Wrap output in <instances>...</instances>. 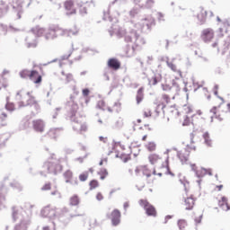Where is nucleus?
<instances>
[{
    "mask_svg": "<svg viewBox=\"0 0 230 230\" xmlns=\"http://www.w3.org/2000/svg\"><path fill=\"white\" fill-rule=\"evenodd\" d=\"M137 26H142L140 31L133 29L127 32V31L123 29H119L118 26L111 24L110 31V35L112 36L114 33L117 34V37L121 38L124 37L125 42H131L132 45V53H136V51H139L145 44H146V40L145 38L140 36L139 31H145V30H150V23L146 22V19L142 20L140 23H137Z\"/></svg>",
    "mask_w": 230,
    "mask_h": 230,
    "instance_id": "1",
    "label": "nucleus"
},
{
    "mask_svg": "<svg viewBox=\"0 0 230 230\" xmlns=\"http://www.w3.org/2000/svg\"><path fill=\"white\" fill-rule=\"evenodd\" d=\"M41 217L49 218L52 222H60L63 226H67L71 219L76 215L71 214L68 208H55L50 206L43 208L40 211Z\"/></svg>",
    "mask_w": 230,
    "mask_h": 230,
    "instance_id": "2",
    "label": "nucleus"
},
{
    "mask_svg": "<svg viewBox=\"0 0 230 230\" xmlns=\"http://www.w3.org/2000/svg\"><path fill=\"white\" fill-rule=\"evenodd\" d=\"M42 168L47 173H50V175H58L64 170V166L60 164V161L53 158L45 162Z\"/></svg>",
    "mask_w": 230,
    "mask_h": 230,
    "instance_id": "3",
    "label": "nucleus"
},
{
    "mask_svg": "<svg viewBox=\"0 0 230 230\" xmlns=\"http://www.w3.org/2000/svg\"><path fill=\"white\" fill-rule=\"evenodd\" d=\"M66 118L71 119L74 123L80 125L78 119H76V112H78V103L75 102V96L71 95L69 101L66 102Z\"/></svg>",
    "mask_w": 230,
    "mask_h": 230,
    "instance_id": "4",
    "label": "nucleus"
},
{
    "mask_svg": "<svg viewBox=\"0 0 230 230\" xmlns=\"http://www.w3.org/2000/svg\"><path fill=\"white\" fill-rule=\"evenodd\" d=\"M33 0H15V3L12 4L13 13L16 15V19H22V14L24 13L23 6L25 8H30Z\"/></svg>",
    "mask_w": 230,
    "mask_h": 230,
    "instance_id": "5",
    "label": "nucleus"
},
{
    "mask_svg": "<svg viewBox=\"0 0 230 230\" xmlns=\"http://www.w3.org/2000/svg\"><path fill=\"white\" fill-rule=\"evenodd\" d=\"M21 78H30L34 84H40L42 82V75H39L37 70L30 72L28 69L22 70L20 72Z\"/></svg>",
    "mask_w": 230,
    "mask_h": 230,
    "instance_id": "6",
    "label": "nucleus"
},
{
    "mask_svg": "<svg viewBox=\"0 0 230 230\" xmlns=\"http://www.w3.org/2000/svg\"><path fill=\"white\" fill-rule=\"evenodd\" d=\"M62 33V28L58 25H50L44 34L46 40H55Z\"/></svg>",
    "mask_w": 230,
    "mask_h": 230,
    "instance_id": "7",
    "label": "nucleus"
},
{
    "mask_svg": "<svg viewBox=\"0 0 230 230\" xmlns=\"http://www.w3.org/2000/svg\"><path fill=\"white\" fill-rule=\"evenodd\" d=\"M116 1L118 0H114L112 3L110 4L109 7H108V12L105 13L103 14V21H109V22H112L113 24H116L118 22V17H119V12L115 11L113 13V16L112 14V6H114Z\"/></svg>",
    "mask_w": 230,
    "mask_h": 230,
    "instance_id": "8",
    "label": "nucleus"
},
{
    "mask_svg": "<svg viewBox=\"0 0 230 230\" xmlns=\"http://www.w3.org/2000/svg\"><path fill=\"white\" fill-rule=\"evenodd\" d=\"M139 206H141V208H144L146 215H147V217H157V210H155V207L150 204L148 200L140 199Z\"/></svg>",
    "mask_w": 230,
    "mask_h": 230,
    "instance_id": "9",
    "label": "nucleus"
},
{
    "mask_svg": "<svg viewBox=\"0 0 230 230\" xmlns=\"http://www.w3.org/2000/svg\"><path fill=\"white\" fill-rule=\"evenodd\" d=\"M18 105L19 107H34L36 114H39V112H40V105L33 96H30V98L27 99L26 103L24 102V101H20L18 102Z\"/></svg>",
    "mask_w": 230,
    "mask_h": 230,
    "instance_id": "10",
    "label": "nucleus"
},
{
    "mask_svg": "<svg viewBox=\"0 0 230 230\" xmlns=\"http://www.w3.org/2000/svg\"><path fill=\"white\" fill-rule=\"evenodd\" d=\"M191 171L194 172L195 176L198 179H202V177H206V175H213L211 169H207L204 167H201L200 169H197V165L195 164H190Z\"/></svg>",
    "mask_w": 230,
    "mask_h": 230,
    "instance_id": "11",
    "label": "nucleus"
},
{
    "mask_svg": "<svg viewBox=\"0 0 230 230\" xmlns=\"http://www.w3.org/2000/svg\"><path fill=\"white\" fill-rule=\"evenodd\" d=\"M200 39L205 44H209L215 39V31L211 28L204 29L201 31Z\"/></svg>",
    "mask_w": 230,
    "mask_h": 230,
    "instance_id": "12",
    "label": "nucleus"
},
{
    "mask_svg": "<svg viewBox=\"0 0 230 230\" xmlns=\"http://www.w3.org/2000/svg\"><path fill=\"white\" fill-rule=\"evenodd\" d=\"M107 217L111 218L113 227H116L119 224H121V212L119 209H113L111 215H107Z\"/></svg>",
    "mask_w": 230,
    "mask_h": 230,
    "instance_id": "13",
    "label": "nucleus"
},
{
    "mask_svg": "<svg viewBox=\"0 0 230 230\" xmlns=\"http://www.w3.org/2000/svg\"><path fill=\"white\" fill-rule=\"evenodd\" d=\"M32 128L35 132H40L42 134L44 132V128H46V123L42 119H35L32 121Z\"/></svg>",
    "mask_w": 230,
    "mask_h": 230,
    "instance_id": "14",
    "label": "nucleus"
},
{
    "mask_svg": "<svg viewBox=\"0 0 230 230\" xmlns=\"http://www.w3.org/2000/svg\"><path fill=\"white\" fill-rule=\"evenodd\" d=\"M66 179V182L67 184H72V186H78V179L73 180V172L71 170H67L63 174Z\"/></svg>",
    "mask_w": 230,
    "mask_h": 230,
    "instance_id": "15",
    "label": "nucleus"
},
{
    "mask_svg": "<svg viewBox=\"0 0 230 230\" xmlns=\"http://www.w3.org/2000/svg\"><path fill=\"white\" fill-rule=\"evenodd\" d=\"M27 48H37V36L34 32H31L25 38Z\"/></svg>",
    "mask_w": 230,
    "mask_h": 230,
    "instance_id": "16",
    "label": "nucleus"
},
{
    "mask_svg": "<svg viewBox=\"0 0 230 230\" xmlns=\"http://www.w3.org/2000/svg\"><path fill=\"white\" fill-rule=\"evenodd\" d=\"M197 19L200 25L206 24L208 19V11L204 10V7H199V13L197 14Z\"/></svg>",
    "mask_w": 230,
    "mask_h": 230,
    "instance_id": "17",
    "label": "nucleus"
},
{
    "mask_svg": "<svg viewBox=\"0 0 230 230\" xmlns=\"http://www.w3.org/2000/svg\"><path fill=\"white\" fill-rule=\"evenodd\" d=\"M75 4L72 0H67L65 2V9L66 10V15H75L76 13V9H74Z\"/></svg>",
    "mask_w": 230,
    "mask_h": 230,
    "instance_id": "18",
    "label": "nucleus"
},
{
    "mask_svg": "<svg viewBox=\"0 0 230 230\" xmlns=\"http://www.w3.org/2000/svg\"><path fill=\"white\" fill-rule=\"evenodd\" d=\"M57 226L58 227H66V225H62L60 221H52L49 225L43 226L41 230H57Z\"/></svg>",
    "mask_w": 230,
    "mask_h": 230,
    "instance_id": "19",
    "label": "nucleus"
},
{
    "mask_svg": "<svg viewBox=\"0 0 230 230\" xmlns=\"http://www.w3.org/2000/svg\"><path fill=\"white\" fill-rule=\"evenodd\" d=\"M177 157L180 159L181 164H187L188 159L190 157V150L185 153H182V151H178Z\"/></svg>",
    "mask_w": 230,
    "mask_h": 230,
    "instance_id": "20",
    "label": "nucleus"
},
{
    "mask_svg": "<svg viewBox=\"0 0 230 230\" xmlns=\"http://www.w3.org/2000/svg\"><path fill=\"white\" fill-rule=\"evenodd\" d=\"M108 66L110 67V69H114L115 71H117V69H119V67H121V63H119L117 58H112L109 59Z\"/></svg>",
    "mask_w": 230,
    "mask_h": 230,
    "instance_id": "21",
    "label": "nucleus"
},
{
    "mask_svg": "<svg viewBox=\"0 0 230 230\" xmlns=\"http://www.w3.org/2000/svg\"><path fill=\"white\" fill-rule=\"evenodd\" d=\"M73 35H78V30L61 29V33H59L60 37H73Z\"/></svg>",
    "mask_w": 230,
    "mask_h": 230,
    "instance_id": "22",
    "label": "nucleus"
},
{
    "mask_svg": "<svg viewBox=\"0 0 230 230\" xmlns=\"http://www.w3.org/2000/svg\"><path fill=\"white\" fill-rule=\"evenodd\" d=\"M60 132H62V128H54L49 129L48 135L51 137V139H57V137L60 136Z\"/></svg>",
    "mask_w": 230,
    "mask_h": 230,
    "instance_id": "23",
    "label": "nucleus"
},
{
    "mask_svg": "<svg viewBox=\"0 0 230 230\" xmlns=\"http://www.w3.org/2000/svg\"><path fill=\"white\" fill-rule=\"evenodd\" d=\"M184 202L186 206V211H191V209H193V206H195V199H193V197L190 196L185 199Z\"/></svg>",
    "mask_w": 230,
    "mask_h": 230,
    "instance_id": "24",
    "label": "nucleus"
},
{
    "mask_svg": "<svg viewBox=\"0 0 230 230\" xmlns=\"http://www.w3.org/2000/svg\"><path fill=\"white\" fill-rule=\"evenodd\" d=\"M31 33H34V35L37 37H42L44 33L46 34V29L40 27V26H36L31 30Z\"/></svg>",
    "mask_w": 230,
    "mask_h": 230,
    "instance_id": "25",
    "label": "nucleus"
},
{
    "mask_svg": "<svg viewBox=\"0 0 230 230\" xmlns=\"http://www.w3.org/2000/svg\"><path fill=\"white\" fill-rule=\"evenodd\" d=\"M218 206L219 208H221V209H223V211L230 210V207L229 204H227V199L226 198V196H223L221 198V200L218 201Z\"/></svg>",
    "mask_w": 230,
    "mask_h": 230,
    "instance_id": "26",
    "label": "nucleus"
},
{
    "mask_svg": "<svg viewBox=\"0 0 230 230\" xmlns=\"http://www.w3.org/2000/svg\"><path fill=\"white\" fill-rule=\"evenodd\" d=\"M4 187L0 188V209L6 208V197L4 195Z\"/></svg>",
    "mask_w": 230,
    "mask_h": 230,
    "instance_id": "27",
    "label": "nucleus"
},
{
    "mask_svg": "<svg viewBox=\"0 0 230 230\" xmlns=\"http://www.w3.org/2000/svg\"><path fill=\"white\" fill-rule=\"evenodd\" d=\"M145 88L140 87L137 92V96H136V100H137V105H139V103H141V102H143V100L145 99Z\"/></svg>",
    "mask_w": 230,
    "mask_h": 230,
    "instance_id": "28",
    "label": "nucleus"
},
{
    "mask_svg": "<svg viewBox=\"0 0 230 230\" xmlns=\"http://www.w3.org/2000/svg\"><path fill=\"white\" fill-rule=\"evenodd\" d=\"M24 96H28L30 98V96H33V95H31V92L24 93V90H20L16 93V100H19V102L23 101Z\"/></svg>",
    "mask_w": 230,
    "mask_h": 230,
    "instance_id": "29",
    "label": "nucleus"
},
{
    "mask_svg": "<svg viewBox=\"0 0 230 230\" xmlns=\"http://www.w3.org/2000/svg\"><path fill=\"white\" fill-rule=\"evenodd\" d=\"M149 85H157L161 82V75H154L151 78H148Z\"/></svg>",
    "mask_w": 230,
    "mask_h": 230,
    "instance_id": "30",
    "label": "nucleus"
},
{
    "mask_svg": "<svg viewBox=\"0 0 230 230\" xmlns=\"http://www.w3.org/2000/svg\"><path fill=\"white\" fill-rule=\"evenodd\" d=\"M69 204L70 206H78L80 204V198L78 195L75 194L74 196L70 197Z\"/></svg>",
    "mask_w": 230,
    "mask_h": 230,
    "instance_id": "31",
    "label": "nucleus"
},
{
    "mask_svg": "<svg viewBox=\"0 0 230 230\" xmlns=\"http://www.w3.org/2000/svg\"><path fill=\"white\" fill-rule=\"evenodd\" d=\"M8 10H10V6L7 4H1L0 5V19H3L6 13H8Z\"/></svg>",
    "mask_w": 230,
    "mask_h": 230,
    "instance_id": "32",
    "label": "nucleus"
},
{
    "mask_svg": "<svg viewBox=\"0 0 230 230\" xmlns=\"http://www.w3.org/2000/svg\"><path fill=\"white\" fill-rule=\"evenodd\" d=\"M167 66L169 69L173 71L174 73H177L180 75V76H182V72L181 70H177V66L173 64L172 62L167 61Z\"/></svg>",
    "mask_w": 230,
    "mask_h": 230,
    "instance_id": "33",
    "label": "nucleus"
},
{
    "mask_svg": "<svg viewBox=\"0 0 230 230\" xmlns=\"http://www.w3.org/2000/svg\"><path fill=\"white\" fill-rule=\"evenodd\" d=\"M230 49V36H228L226 40H225V43H224V49L222 51V55H226V53L227 52V50Z\"/></svg>",
    "mask_w": 230,
    "mask_h": 230,
    "instance_id": "34",
    "label": "nucleus"
},
{
    "mask_svg": "<svg viewBox=\"0 0 230 230\" xmlns=\"http://www.w3.org/2000/svg\"><path fill=\"white\" fill-rule=\"evenodd\" d=\"M172 91H175L176 94H179L180 91H181V86L179 85V84L175 81L172 80Z\"/></svg>",
    "mask_w": 230,
    "mask_h": 230,
    "instance_id": "35",
    "label": "nucleus"
},
{
    "mask_svg": "<svg viewBox=\"0 0 230 230\" xmlns=\"http://www.w3.org/2000/svg\"><path fill=\"white\" fill-rule=\"evenodd\" d=\"M148 159L152 164H155V163L159 161L160 157H159V155L153 154L149 155Z\"/></svg>",
    "mask_w": 230,
    "mask_h": 230,
    "instance_id": "36",
    "label": "nucleus"
},
{
    "mask_svg": "<svg viewBox=\"0 0 230 230\" xmlns=\"http://www.w3.org/2000/svg\"><path fill=\"white\" fill-rule=\"evenodd\" d=\"M11 188H13V190H17L18 191H22V186H21V183L17 182V181H13L10 183Z\"/></svg>",
    "mask_w": 230,
    "mask_h": 230,
    "instance_id": "37",
    "label": "nucleus"
},
{
    "mask_svg": "<svg viewBox=\"0 0 230 230\" xmlns=\"http://www.w3.org/2000/svg\"><path fill=\"white\" fill-rule=\"evenodd\" d=\"M203 139L205 140V145H207V146H211L212 142L209 139V133L208 132H205L203 134Z\"/></svg>",
    "mask_w": 230,
    "mask_h": 230,
    "instance_id": "38",
    "label": "nucleus"
},
{
    "mask_svg": "<svg viewBox=\"0 0 230 230\" xmlns=\"http://www.w3.org/2000/svg\"><path fill=\"white\" fill-rule=\"evenodd\" d=\"M90 186V190L93 191V190H96L98 186H100V183L98 182L97 180H92L89 183Z\"/></svg>",
    "mask_w": 230,
    "mask_h": 230,
    "instance_id": "39",
    "label": "nucleus"
},
{
    "mask_svg": "<svg viewBox=\"0 0 230 230\" xmlns=\"http://www.w3.org/2000/svg\"><path fill=\"white\" fill-rule=\"evenodd\" d=\"M79 13L83 17H84V15H87V7H85L84 4L79 5Z\"/></svg>",
    "mask_w": 230,
    "mask_h": 230,
    "instance_id": "40",
    "label": "nucleus"
},
{
    "mask_svg": "<svg viewBox=\"0 0 230 230\" xmlns=\"http://www.w3.org/2000/svg\"><path fill=\"white\" fill-rule=\"evenodd\" d=\"M87 179H89V172H83L79 175V181L81 182H85V181H87Z\"/></svg>",
    "mask_w": 230,
    "mask_h": 230,
    "instance_id": "41",
    "label": "nucleus"
},
{
    "mask_svg": "<svg viewBox=\"0 0 230 230\" xmlns=\"http://www.w3.org/2000/svg\"><path fill=\"white\" fill-rule=\"evenodd\" d=\"M6 35L8 33V26L3 23H0V35Z\"/></svg>",
    "mask_w": 230,
    "mask_h": 230,
    "instance_id": "42",
    "label": "nucleus"
},
{
    "mask_svg": "<svg viewBox=\"0 0 230 230\" xmlns=\"http://www.w3.org/2000/svg\"><path fill=\"white\" fill-rule=\"evenodd\" d=\"M142 173L147 178L152 177V173L150 172V170L146 168V165L142 166Z\"/></svg>",
    "mask_w": 230,
    "mask_h": 230,
    "instance_id": "43",
    "label": "nucleus"
},
{
    "mask_svg": "<svg viewBox=\"0 0 230 230\" xmlns=\"http://www.w3.org/2000/svg\"><path fill=\"white\" fill-rule=\"evenodd\" d=\"M187 226H188V223H186V220H184V219H179L178 220V227H179V229L182 230Z\"/></svg>",
    "mask_w": 230,
    "mask_h": 230,
    "instance_id": "44",
    "label": "nucleus"
},
{
    "mask_svg": "<svg viewBox=\"0 0 230 230\" xmlns=\"http://www.w3.org/2000/svg\"><path fill=\"white\" fill-rule=\"evenodd\" d=\"M146 148H147V150L149 152H154L156 148V145L155 144V142H149L146 146Z\"/></svg>",
    "mask_w": 230,
    "mask_h": 230,
    "instance_id": "45",
    "label": "nucleus"
},
{
    "mask_svg": "<svg viewBox=\"0 0 230 230\" xmlns=\"http://www.w3.org/2000/svg\"><path fill=\"white\" fill-rule=\"evenodd\" d=\"M6 111H9V112H13L15 111V105L12 102H8L5 104Z\"/></svg>",
    "mask_w": 230,
    "mask_h": 230,
    "instance_id": "46",
    "label": "nucleus"
},
{
    "mask_svg": "<svg viewBox=\"0 0 230 230\" xmlns=\"http://www.w3.org/2000/svg\"><path fill=\"white\" fill-rule=\"evenodd\" d=\"M113 109L116 112H120L121 111V102H116L114 104H113Z\"/></svg>",
    "mask_w": 230,
    "mask_h": 230,
    "instance_id": "47",
    "label": "nucleus"
},
{
    "mask_svg": "<svg viewBox=\"0 0 230 230\" xmlns=\"http://www.w3.org/2000/svg\"><path fill=\"white\" fill-rule=\"evenodd\" d=\"M97 109L101 111H105V101H99L96 105Z\"/></svg>",
    "mask_w": 230,
    "mask_h": 230,
    "instance_id": "48",
    "label": "nucleus"
},
{
    "mask_svg": "<svg viewBox=\"0 0 230 230\" xmlns=\"http://www.w3.org/2000/svg\"><path fill=\"white\" fill-rule=\"evenodd\" d=\"M164 107H166V105H164V103H163V102L159 103L155 108L156 114H159L161 112V111H163L164 109Z\"/></svg>",
    "mask_w": 230,
    "mask_h": 230,
    "instance_id": "49",
    "label": "nucleus"
},
{
    "mask_svg": "<svg viewBox=\"0 0 230 230\" xmlns=\"http://www.w3.org/2000/svg\"><path fill=\"white\" fill-rule=\"evenodd\" d=\"M192 85L194 88V93H197L200 87H202V84H199V83L195 82V79L192 77Z\"/></svg>",
    "mask_w": 230,
    "mask_h": 230,
    "instance_id": "50",
    "label": "nucleus"
},
{
    "mask_svg": "<svg viewBox=\"0 0 230 230\" xmlns=\"http://www.w3.org/2000/svg\"><path fill=\"white\" fill-rule=\"evenodd\" d=\"M110 73H111L110 68H105L104 71H103V76H104V78L107 82H109V80H111V77L109 76Z\"/></svg>",
    "mask_w": 230,
    "mask_h": 230,
    "instance_id": "51",
    "label": "nucleus"
},
{
    "mask_svg": "<svg viewBox=\"0 0 230 230\" xmlns=\"http://www.w3.org/2000/svg\"><path fill=\"white\" fill-rule=\"evenodd\" d=\"M119 159H121V161H123V163H128V161H130V156L127 155L125 154H121L119 156Z\"/></svg>",
    "mask_w": 230,
    "mask_h": 230,
    "instance_id": "52",
    "label": "nucleus"
},
{
    "mask_svg": "<svg viewBox=\"0 0 230 230\" xmlns=\"http://www.w3.org/2000/svg\"><path fill=\"white\" fill-rule=\"evenodd\" d=\"M165 163H166V170H167V172H165L166 175H172V177H174L175 174H173V172L170 171V165H168V158L166 159Z\"/></svg>",
    "mask_w": 230,
    "mask_h": 230,
    "instance_id": "53",
    "label": "nucleus"
},
{
    "mask_svg": "<svg viewBox=\"0 0 230 230\" xmlns=\"http://www.w3.org/2000/svg\"><path fill=\"white\" fill-rule=\"evenodd\" d=\"M137 13H139V9H137V8H133V9L129 12L130 17H136V15H137Z\"/></svg>",
    "mask_w": 230,
    "mask_h": 230,
    "instance_id": "54",
    "label": "nucleus"
},
{
    "mask_svg": "<svg viewBox=\"0 0 230 230\" xmlns=\"http://www.w3.org/2000/svg\"><path fill=\"white\" fill-rule=\"evenodd\" d=\"M49 190H51V183H45L43 185V187L41 188L42 191H49Z\"/></svg>",
    "mask_w": 230,
    "mask_h": 230,
    "instance_id": "55",
    "label": "nucleus"
},
{
    "mask_svg": "<svg viewBox=\"0 0 230 230\" xmlns=\"http://www.w3.org/2000/svg\"><path fill=\"white\" fill-rule=\"evenodd\" d=\"M73 74L68 73L66 75V84H69V82H73Z\"/></svg>",
    "mask_w": 230,
    "mask_h": 230,
    "instance_id": "56",
    "label": "nucleus"
},
{
    "mask_svg": "<svg viewBox=\"0 0 230 230\" xmlns=\"http://www.w3.org/2000/svg\"><path fill=\"white\" fill-rule=\"evenodd\" d=\"M71 55H73V49L70 50L68 54H65V55L61 56V60H67V58H69V57H71Z\"/></svg>",
    "mask_w": 230,
    "mask_h": 230,
    "instance_id": "57",
    "label": "nucleus"
},
{
    "mask_svg": "<svg viewBox=\"0 0 230 230\" xmlns=\"http://www.w3.org/2000/svg\"><path fill=\"white\" fill-rule=\"evenodd\" d=\"M190 125V117L185 116L182 126L183 127H188Z\"/></svg>",
    "mask_w": 230,
    "mask_h": 230,
    "instance_id": "58",
    "label": "nucleus"
},
{
    "mask_svg": "<svg viewBox=\"0 0 230 230\" xmlns=\"http://www.w3.org/2000/svg\"><path fill=\"white\" fill-rule=\"evenodd\" d=\"M154 0H146V8H152V6H154Z\"/></svg>",
    "mask_w": 230,
    "mask_h": 230,
    "instance_id": "59",
    "label": "nucleus"
},
{
    "mask_svg": "<svg viewBox=\"0 0 230 230\" xmlns=\"http://www.w3.org/2000/svg\"><path fill=\"white\" fill-rule=\"evenodd\" d=\"M99 175H109V172H107V169L102 168L100 172H98Z\"/></svg>",
    "mask_w": 230,
    "mask_h": 230,
    "instance_id": "60",
    "label": "nucleus"
},
{
    "mask_svg": "<svg viewBox=\"0 0 230 230\" xmlns=\"http://www.w3.org/2000/svg\"><path fill=\"white\" fill-rule=\"evenodd\" d=\"M188 150H189V152H190V150H197V147L195 146L187 145L186 148H185V152L188 153Z\"/></svg>",
    "mask_w": 230,
    "mask_h": 230,
    "instance_id": "61",
    "label": "nucleus"
},
{
    "mask_svg": "<svg viewBox=\"0 0 230 230\" xmlns=\"http://www.w3.org/2000/svg\"><path fill=\"white\" fill-rule=\"evenodd\" d=\"M9 31H11L13 33H16V31H21V29L13 27V25H9Z\"/></svg>",
    "mask_w": 230,
    "mask_h": 230,
    "instance_id": "62",
    "label": "nucleus"
},
{
    "mask_svg": "<svg viewBox=\"0 0 230 230\" xmlns=\"http://www.w3.org/2000/svg\"><path fill=\"white\" fill-rule=\"evenodd\" d=\"M163 91H172V86L170 84H162Z\"/></svg>",
    "mask_w": 230,
    "mask_h": 230,
    "instance_id": "63",
    "label": "nucleus"
},
{
    "mask_svg": "<svg viewBox=\"0 0 230 230\" xmlns=\"http://www.w3.org/2000/svg\"><path fill=\"white\" fill-rule=\"evenodd\" d=\"M79 130H80L81 132H86V130H87V125H85V124H81V125L79 126Z\"/></svg>",
    "mask_w": 230,
    "mask_h": 230,
    "instance_id": "64",
    "label": "nucleus"
}]
</instances>
